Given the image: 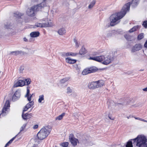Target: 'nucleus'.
I'll list each match as a JSON object with an SVG mask.
<instances>
[{"label": "nucleus", "mask_w": 147, "mask_h": 147, "mask_svg": "<svg viewBox=\"0 0 147 147\" xmlns=\"http://www.w3.org/2000/svg\"><path fill=\"white\" fill-rule=\"evenodd\" d=\"M70 53L68 52L66 53V56H68L70 55Z\"/></svg>", "instance_id": "obj_50"}, {"label": "nucleus", "mask_w": 147, "mask_h": 147, "mask_svg": "<svg viewBox=\"0 0 147 147\" xmlns=\"http://www.w3.org/2000/svg\"><path fill=\"white\" fill-rule=\"evenodd\" d=\"M96 3V1L95 0H92L90 3V4L89 5L88 8L89 9H92Z\"/></svg>", "instance_id": "obj_23"}, {"label": "nucleus", "mask_w": 147, "mask_h": 147, "mask_svg": "<svg viewBox=\"0 0 147 147\" xmlns=\"http://www.w3.org/2000/svg\"><path fill=\"white\" fill-rule=\"evenodd\" d=\"M23 40H24L25 42H27L28 41L27 39L25 37L24 38Z\"/></svg>", "instance_id": "obj_55"}, {"label": "nucleus", "mask_w": 147, "mask_h": 147, "mask_svg": "<svg viewBox=\"0 0 147 147\" xmlns=\"http://www.w3.org/2000/svg\"><path fill=\"white\" fill-rule=\"evenodd\" d=\"M133 143L139 147H147V139L143 135H139L135 138L131 140Z\"/></svg>", "instance_id": "obj_2"}, {"label": "nucleus", "mask_w": 147, "mask_h": 147, "mask_svg": "<svg viewBox=\"0 0 147 147\" xmlns=\"http://www.w3.org/2000/svg\"><path fill=\"white\" fill-rule=\"evenodd\" d=\"M96 82L97 88L102 87L104 84V82L102 80H99Z\"/></svg>", "instance_id": "obj_16"}, {"label": "nucleus", "mask_w": 147, "mask_h": 147, "mask_svg": "<svg viewBox=\"0 0 147 147\" xmlns=\"http://www.w3.org/2000/svg\"><path fill=\"white\" fill-rule=\"evenodd\" d=\"M108 117L109 118V119H110L111 120H114V118H112V117L109 115H108Z\"/></svg>", "instance_id": "obj_49"}, {"label": "nucleus", "mask_w": 147, "mask_h": 147, "mask_svg": "<svg viewBox=\"0 0 147 147\" xmlns=\"http://www.w3.org/2000/svg\"><path fill=\"white\" fill-rule=\"evenodd\" d=\"M77 55V54L72 53H70V55L72 56H75Z\"/></svg>", "instance_id": "obj_44"}, {"label": "nucleus", "mask_w": 147, "mask_h": 147, "mask_svg": "<svg viewBox=\"0 0 147 147\" xmlns=\"http://www.w3.org/2000/svg\"><path fill=\"white\" fill-rule=\"evenodd\" d=\"M142 46L140 44H136L133 47L131 51L134 52L140 50Z\"/></svg>", "instance_id": "obj_14"}, {"label": "nucleus", "mask_w": 147, "mask_h": 147, "mask_svg": "<svg viewBox=\"0 0 147 147\" xmlns=\"http://www.w3.org/2000/svg\"><path fill=\"white\" fill-rule=\"evenodd\" d=\"M142 25L145 28H147V21H144L142 24Z\"/></svg>", "instance_id": "obj_37"}, {"label": "nucleus", "mask_w": 147, "mask_h": 147, "mask_svg": "<svg viewBox=\"0 0 147 147\" xmlns=\"http://www.w3.org/2000/svg\"><path fill=\"white\" fill-rule=\"evenodd\" d=\"M65 113H63L61 114V115H59L56 118L55 120H61L63 117H64L65 115Z\"/></svg>", "instance_id": "obj_25"}, {"label": "nucleus", "mask_w": 147, "mask_h": 147, "mask_svg": "<svg viewBox=\"0 0 147 147\" xmlns=\"http://www.w3.org/2000/svg\"><path fill=\"white\" fill-rule=\"evenodd\" d=\"M67 93L68 94L72 92L71 90L69 87H68L67 88Z\"/></svg>", "instance_id": "obj_40"}, {"label": "nucleus", "mask_w": 147, "mask_h": 147, "mask_svg": "<svg viewBox=\"0 0 147 147\" xmlns=\"http://www.w3.org/2000/svg\"><path fill=\"white\" fill-rule=\"evenodd\" d=\"M69 79V78H63L60 80V82L62 83H64L65 82L67 81Z\"/></svg>", "instance_id": "obj_30"}, {"label": "nucleus", "mask_w": 147, "mask_h": 147, "mask_svg": "<svg viewBox=\"0 0 147 147\" xmlns=\"http://www.w3.org/2000/svg\"><path fill=\"white\" fill-rule=\"evenodd\" d=\"M21 51H13L11 52V53L13 55H17L21 53Z\"/></svg>", "instance_id": "obj_36"}, {"label": "nucleus", "mask_w": 147, "mask_h": 147, "mask_svg": "<svg viewBox=\"0 0 147 147\" xmlns=\"http://www.w3.org/2000/svg\"><path fill=\"white\" fill-rule=\"evenodd\" d=\"M105 58V56L104 55H101L98 56H97L94 57H90V59L93 60L98 62H103L104 59Z\"/></svg>", "instance_id": "obj_11"}, {"label": "nucleus", "mask_w": 147, "mask_h": 147, "mask_svg": "<svg viewBox=\"0 0 147 147\" xmlns=\"http://www.w3.org/2000/svg\"><path fill=\"white\" fill-rule=\"evenodd\" d=\"M34 102L33 101L29 102L28 103L26 104L25 106V107L24 108L23 110V112L27 111L28 109L30 108L31 106L34 105Z\"/></svg>", "instance_id": "obj_13"}, {"label": "nucleus", "mask_w": 147, "mask_h": 147, "mask_svg": "<svg viewBox=\"0 0 147 147\" xmlns=\"http://www.w3.org/2000/svg\"><path fill=\"white\" fill-rule=\"evenodd\" d=\"M89 88L93 90L97 88L96 82H92L89 83L88 85Z\"/></svg>", "instance_id": "obj_12"}, {"label": "nucleus", "mask_w": 147, "mask_h": 147, "mask_svg": "<svg viewBox=\"0 0 147 147\" xmlns=\"http://www.w3.org/2000/svg\"><path fill=\"white\" fill-rule=\"evenodd\" d=\"M125 38L128 40H129V38H128V36L127 35H126V36H125Z\"/></svg>", "instance_id": "obj_54"}, {"label": "nucleus", "mask_w": 147, "mask_h": 147, "mask_svg": "<svg viewBox=\"0 0 147 147\" xmlns=\"http://www.w3.org/2000/svg\"><path fill=\"white\" fill-rule=\"evenodd\" d=\"M113 60V57L111 55H109L106 57L105 56V58L102 63L105 65H107L111 63Z\"/></svg>", "instance_id": "obj_8"}, {"label": "nucleus", "mask_w": 147, "mask_h": 147, "mask_svg": "<svg viewBox=\"0 0 147 147\" xmlns=\"http://www.w3.org/2000/svg\"><path fill=\"white\" fill-rule=\"evenodd\" d=\"M79 53L80 55H84L86 53V51L85 48L83 46L82 47L79 51Z\"/></svg>", "instance_id": "obj_24"}, {"label": "nucleus", "mask_w": 147, "mask_h": 147, "mask_svg": "<svg viewBox=\"0 0 147 147\" xmlns=\"http://www.w3.org/2000/svg\"><path fill=\"white\" fill-rule=\"evenodd\" d=\"M24 69V66H21L20 69V73H22Z\"/></svg>", "instance_id": "obj_41"}, {"label": "nucleus", "mask_w": 147, "mask_h": 147, "mask_svg": "<svg viewBox=\"0 0 147 147\" xmlns=\"http://www.w3.org/2000/svg\"><path fill=\"white\" fill-rule=\"evenodd\" d=\"M30 93V90L29 89L27 88V93L26 95L25 96H29V94Z\"/></svg>", "instance_id": "obj_42"}, {"label": "nucleus", "mask_w": 147, "mask_h": 147, "mask_svg": "<svg viewBox=\"0 0 147 147\" xmlns=\"http://www.w3.org/2000/svg\"><path fill=\"white\" fill-rule=\"evenodd\" d=\"M74 41L75 43H76L78 42L76 38H74Z\"/></svg>", "instance_id": "obj_57"}, {"label": "nucleus", "mask_w": 147, "mask_h": 147, "mask_svg": "<svg viewBox=\"0 0 147 147\" xmlns=\"http://www.w3.org/2000/svg\"><path fill=\"white\" fill-rule=\"evenodd\" d=\"M69 139L71 144L73 146H76L77 143H79L78 140L74 138V135L73 134H70L69 136Z\"/></svg>", "instance_id": "obj_9"}, {"label": "nucleus", "mask_w": 147, "mask_h": 147, "mask_svg": "<svg viewBox=\"0 0 147 147\" xmlns=\"http://www.w3.org/2000/svg\"><path fill=\"white\" fill-rule=\"evenodd\" d=\"M17 135H16L15 136L13 137L12 138L11 140H10L8 142V143L9 144H10L11 143H12V142H13V141L15 139L16 136Z\"/></svg>", "instance_id": "obj_39"}, {"label": "nucleus", "mask_w": 147, "mask_h": 147, "mask_svg": "<svg viewBox=\"0 0 147 147\" xmlns=\"http://www.w3.org/2000/svg\"><path fill=\"white\" fill-rule=\"evenodd\" d=\"M25 84V81L22 80H18L16 83V86H22Z\"/></svg>", "instance_id": "obj_18"}, {"label": "nucleus", "mask_w": 147, "mask_h": 147, "mask_svg": "<svg viewBox=\"0 0 147 147\" xmlns=\"http://www.w3.org/2000/svg\"><path fill=\"white\" fill-rule=\"evenodd\" d=\"M18 99V98L16 97V96L14 94L12 98V100L14 101Z\"/></svg>", "instance_id": "obj_38"}, {"label": "nucleus", "mask_w": 147, "mask_h": 147, "mask_svg": "<svg viewBox=\"0 0 147 147\" xmlns=\"http://www.w3.org/2000/svg\"><path fill=\"white\" fill-rule=\"evenodd\" d=\"M97 70L96 67H93L84 69L82 72V73L83 75H86L88 74L95 72Z\"/></svg>", "instance_id": "obj_6"}, {"label": "nucleus", "mask_w": 147, "mask_h": 147, "mask_svg": "<svg viewBox=\"0 0 147 147\" xmlns=\"http://www.w3.org/2000/svg\"><path fill=\"white\" fill-rule=\"evenodd\" d=\"M38 125H35L34 126H33V128L34 129H37V128H38Z\"/></svg>", "instance_id": "obj_47"}, {"label": "nucleus", "mask_w": 147, "mask_h": 147, "mask_svg": "<svg viewBox=\"0 0 147 147\" xmlns=\"http://www.w3.org/2000/svg\"><path fill=\"white\" fill-rule=\"evenodd\" d=\"M33 95V94H31V95H30V96H29V97H30V98H32V96Z\"/></svg>", "instance_id": "obj_60"}, {"label": "nucleus", "mask_w": 147, "mask_h": 147, "mask_svg": "<svg viewBox=\"0 0 147 147\" xmlns=\"http://www.w3.org/2000/svg\"><path fill=\"white\" fill-rule=\"evenodd\" d=\"M130 117H131V116H129V117H127V118L128 119H129L130 118Z\"/></svg>", "instance_id": "obj_62"}, {"label": "nucleus", "mask_w": 147, "mask_h": 147, "mask_svg": "<svg viewBox=\"0 0 147 147\" xmlns=\"http://www.w3.org/2000/svg\"><path fill=\"white\" fill-rule=\"evenodd\" d=\"M66 61L69 64H72L75 63L76 60L74 59H71L70 57H68L65 59Z\"/></svg>", "instance_id": "obj_17"}, {"label": "nucleus", "mask_w": 147, "mask_h": 147, "mask_svg": "<svg viewBox=\"0 0 147 147\" xmlns=\"http://www.w3.org/2000/svg\"><path fill=\"white\" fill-rule=\"evenodd\" d=\"M44 1H45L46 0H43Z\"/></svg>", "instance_id": "obj_63"}, {"label": "nucleus", "mask_w": 147, "mask_h": 147, "mask_svg": "<svg viewBox=\"0 0 147 147\" xmlns=\"http://www.w3.org/2000/svg\"><path fill=\"white\" fill-rule=\"evenodd\" d=\"M23 15V14L19 12H17L14 13V16L17 18H20Z\"/></svg>", "instance_id": "obj_26"}, {"label": "nucleus", "mask_w": 147, "mask_h": 147, "mask_svg": "<svg viewBox=\"0 0 147 147\" xmlns=\"http://www.w3.org/2000/svg\"><path fill=\"white\" fill-rule=\"evenodd\" d=\"M76 47L77 48H78L79 46V44L78 43V42L75 43Z\"/></svg>", "instance_id": "obj_45"}, {"label": "nucleus", "mask_w": 147, "mask_h": 147, "mask_svg": "<svg viewBox=\"0 0 147 147\" xmlns=\"http://www.w3.org/2000/svg\"><path fill=\"white\" fill-rule=\"evenodd\" d=\"M25 81L26 82H25V83H26V84L27 85H28L29 84H30L31 82V80L29 78H28V79H25Z\"/></svg>", "instance_id": "obj_34"}, {"label": "nucleus", "mask_w": 147, "mask_h": 147, "mask_svg": "<svg viewBox=\"0 0 147 147\" xmlns=\"http://www.w3.org/2000/svg\"><path fill=\"white\" fill-rule=\"evenodd\" d=\"M130 4V2L125 4L120 12L112 14L110 16V25L111 26H114L120 22V20L125 16L127 12L129 11Z\"/></svg>", "instance_id": "obj_1"}, {"label": "nucleus", "mask_w": 147, "mask_h": 147, "mask_svg": "<svg viewBox=\"0 0 147 147\" xmlns=\"http://www.w3.org/2000/svg\"><path fill=\"white\" fill-rule=\"evenodd\" d=\"M68 142H65L62 143L61 146L62 147H67L68 145Z\"/></svg>", "instance_id": "obj_35"}, {"label": "nucleus", "mask_w": 147, "mask_h": 147, "mask_svg": "<svg viewBox=\"0 0 147 147\" xmlns=\"http://www.w3.org/2000/svg\"><path fill=\"white\" fill-rule=\"evenodd\" d=\"M132 143H133V141H129L126 145V147H133Z\"/></svg>", "instance_id": "obj_28"}, {"label": "nucleus", "mask_w": 147, "mask_h": 147, "mask_svg": "<svg viewBox=\"0 0 147 147\" xmlns=\"http://www.w3.org/2000/svg\"><path fill=\"white\" fill-rule=\"evenodd\" d=\"M32 116V113H26L25 114H24L23 112L22 115V117L23 119L24 120H26L27 119L30 118Z\"/></svg>", "instance_id": "obj_15"}, {"label": "nucleus", "mask_w": 147, "mask_h": 147, "mask_svg": "<svg viewBox=\"0 0 147 147\" xmlns=\"http://www.w3.org/2000/svg\"><path fill=\"white\" fill-rule=\"evenodd\" d=\"M66 53H63L61 54V56L63 57H65L66 56Z\"/></svg>", "instance_id": "obj_43"}, {"label": "nucleus", "mask_w": 147, "mask_h": 147, "mask_svg": "<svg viewBox=\"0 0 147 147\" xmlns=\"http://www.w3.org/2000/svg\"><path fill=\"white\" fill-rule=\"evenodd\" d=\"M140 28V26L138 25H137L136 26H134L133 28L130 29L129 30V32H132L138 29L139 28Z\"/></svg>", "instance_id": "obj_22"}, {"label": "nucleus", "mask_w": 147, "mask_h": 147, "mask_svg": "<svg viewBox=\"0 0 147 147\" xmlns=\"http://www.w3.org/2000/svg\"><path fill=\"white\" fill-rule=\"evenodd\" d=\"M26 125V124H24L20 128V132L18 134H19L21 132L24 131V129L25 128Z\"/></svg>", "instance_id": "obj_33"}, {"label": "nucleus", "mask_w": 147, "mask_h": 147, "mask_svg": "<svg viewBox=\"0 0 147 147\" xmlns=\"http://www.w3.org/2000/svg\"><path fill=\"white\" fill-rule=\"evenodd\" d=\"M32 143L28 145L29 146H31V147H37L39 143V141L36 138H34L31 140Z\"/></svg>", "instance_id": "obj_10"}, {"label": "nucleus", "mask_w": 147, "mask_h": 147, "mask_svg": "<svg viewBox=\"0 0 147 147\" xmlns=\"http://www.w3.org/2000/svg\"><path fill=\"white\" fill-rule=\"evenodd\" d=\"M135 118L136 119H138V120H140V121H141V119H142V118H139V117H135Z\"/></svg>", "instance_id": "obj_51"}, {"label": "nucleus", "mask_w": 147, "mask_h": 147, "mask_svg": "<svg viewBox=\"0 0 147 147\" xmlns=\"http://www.w3.org/2000/svg\"><path fill=\"white\" fill-rule=\"evenodd\" d=\"M144 34L143 33H141L139 34L138 37V40H140L143 38L144 37Z\"/></svg>", "instance_id": "obj_32"}, {"label": "nucleus", "mask_w": 147, "mask_h": 147, "mask_svg": "<svg viewBox=\"0 0 147 147\" xmlns=\"http://www.w3.org/2000/svg\"><path fill=\"white\" fill-rule=\"evenodd\" d=\"M141 121H144V122H147V121L144 119H141Z\"/></svg>", "instance_id": "obj_58"}, {"label": "nucleus", "mask_w": 147, "mask_h": 147, "mask_svg": "<svg viewBox=\"0 0 147 147\" xmlns=\"http://www.w3.org/2000/svg\"><path fill=\"white\" fill-rule=\"evenodd\" d=\"M45 6H46L45 2L43 1L40 4L32 7L30 9H28L27 10V14L29 16H34L35 12L39 11L42 8Z\"/></svg>", "instance_id": "obj_3"}, {"label": "nucleus", "mask_w": 147, "mask_h": 147, "mask_svg": "<svg viewBox=\"0 0 147 147\" xmlns=\"http://www.w3.org/2000/svg\"><path fill=\"white\" fill-rule=\"evenodd\" d=\"M37 0H32V1H33L34 2V1H37Z\"/></svg>", "instance_id": "obj_61"}, {"label": "nucleus", "mask_w": 147, "mask_h": 147, "mask_svg": "<svg viewBox=\"0 0 147 147\" xmlns=\"http://www.w3.org/2000/svg\"><path fill=\"white\" fill-rule=\"evenodd\" d=\"M144 47L145 48H147V40L145 42L144 45Z\"/></svg>", "instance_id": "obj_48"}, {"label": "nucleus", "mask_w": 147, "mask_h": 147, "mask_svg": "<svg viewBox=\"0 0 147 147\" xmlns=\"http://www.w3.org/2000/svg\"><path fill=\"white\" fill-rule=\"evenodd\" d=\"M53 24L50 21L47 23H44L41 24L40 23H37L35 24L34 28H36V27L43 28L45 27H49L53 26Z\"/></svg>", "instance_id": "obj_5"}, {"label": "nucleus", "mask_w": 147, "mask_h": 147, "mask_svg": "<svg viewBox=\"0 0 147 147\" xmlns=\"http://www.w3.org/2000/svg\"><path fill=\"white\" fill-rule=\"evenodd\" d=\"M58 33L60 35H63L66 33V30L64 28L59 29L57 31Z\"/></svg>", "instance_id": "obj_21"}, {"label": "nucleus", "mask_w": 147, "mask_h": 147, "mask_svg": "<svg viewBox=\"0 0 147 147\" xmlns=\"http://www.w3.org/2000/svg\"><path fill=\"white\" fill-rule=\"evenodd\" d=\"M143 90L144 91L147 92V87L143 89Z\"/></svg>", "instance_id": "obj_53"}, {"label": "nucleus", "mask_w": 147, "mask_h": 147, "mask_svg": "<svg viewBox=\"0 0 147 147\" xmlns=\"http://www.w3.org/2000/svg\"><path fill=\"white\" fill-rule=\"evenodd\" d=\"M40 35V33L38 31L33 32L30 33V35L32 37H36Z\"/></svg>", "instance_id": "obj_20"}, {"label": "nucleus", "mask_w": 147, "mask_h": 147, "mask_svg": "<svg viewBox=\"0 0 147 147\" xmlns=\"http://www.w3.org/2000/svg\"><path fill=\"white\" fill-rule=\"evenodd\" d=\"M9 144L7 142L5 145V146L7 147V146H8Z\"/></svg>", "instance_id": "obj_59"}, {"label": "nucleus", "mask_w": 147, "mask_h": 147, "mask_svg": "<svg viewBox=\"0 0 147 147\" xmlns=\"http://www.w3.org/2000/svg\"><path fill=\"white\" fill-rule=\"evenodd\" d=\"M74 66L77 70L79 69L78 67V65H74Z\"/></svg>", "instance_id": "obj_52"}, {"label": "nucleus", "mask_w": 147, "mask_h": 147, "mask_svg": "<svg viewBox=\"0 0 147 147\" xmlns=\"http://www.w3.org/2000/svg\"><path fill=\"white\" fill-rule=\"evenodd\" d=\"M25 97L27 98V99L28 101H29V102L31 101V98L29 96H25Z\"/></svg>", "instance_id": "obj_46"}, {"label": "nucleus", "mask_w": 147, "mask_h": 147, "mask_svg": "<svg viewBox=\"0 0 147 147\" xmlns=\"http://www.w3.org/2000/svg\"><path fill=\"white\" fill-rule=\"evenodd\" d=\"M44 100V95H40L39 96V98L38 100V101L39 102H41L42 101Z\"/></svg>", "instance_id": "obj_31"}, {"label": "nucleus", "mask_w": 147, "mask_h": 147, "mask_svg": "<svg viewBox=\"0 0 147 147\" xmlns=\"http://www.w3.org/2000/svg\"><path fill=\"white\" fill-rule=\"evenodd\" d=\"M138 0H132L131 2V5L133 7L136 6L138 4Z\"/></svg>", "instance_id": "obj_27"}, {"label": "nucleus", "mask_w": 147, "mask_h": 147, "mask_svg": "<svg viewBox=\"0 0 147 147\" xmlns=\"http://www.w3.org/2000/svg\"><path fill=\"white\" fill-rule=\"evenodd\" d=\"M14 94L16 96V97L19 99L20 96V91L18 90L16 91Z\"/></svg>", "instance_id": "obj_29"}, {"label": "nucleus", "mask_w": 147, "mask_h": 147, "mask_svg": "<svg viewBox=\"0 0 147 147\" xmlns=\"http://www.w3.org/2000/svg\"><path fill=\"white\" fill-rule=\"evenodd\" d=\"M111 36V32H109V33L107 34V36L109 37V36Z\"/></svg>", "instance_id": "obj_56"}, {"label": "nucleus", "mask_w": 147, "mask_h": 147, "mask_svg": "<svg viewBox=\"0 0 147 147\" xmlns=\"http://www.w3.org/2000/svg\"><path fill=\"white\" fill-rule=\"evenodd\" d=\"M10 107V103L9 100L6 101L5 104L4 105L2 110V112L0 113V116L2 115L3 116H5L6 115V111Z\"/></svg>", "instance_id": "obj_7"}, {"label": "nucleus", "mask_w": 147, "mask_h": 147, "mask_svg": "<svg viewBox=\"0 0 147 147\" xmlns=\"http://www.w3.org/2000/svg\"><path fill=\"white\" fill-rule=\"evenodd\" d=\"M4 28L7 29H13L15 28L14 26L11 23H7V24H5Z\"/></svg>", "instance_id": "obj_19"}, {"label": "nucleus", "mask_w": 147, "mask_h": 147, "mask_svg": "<svg viewBox=\"0 0 147 147\" xmlns=\"http://www.w3.org/2000/svg\"><path fill=\"white\" fill-rule=\"evenodd\" d=\"M51 131V129L47 126L42 128L37 133L38 139L39 140L45 139L49 134Z\"/></svg>", "instance_id": "obj_4"}]
</instances>
